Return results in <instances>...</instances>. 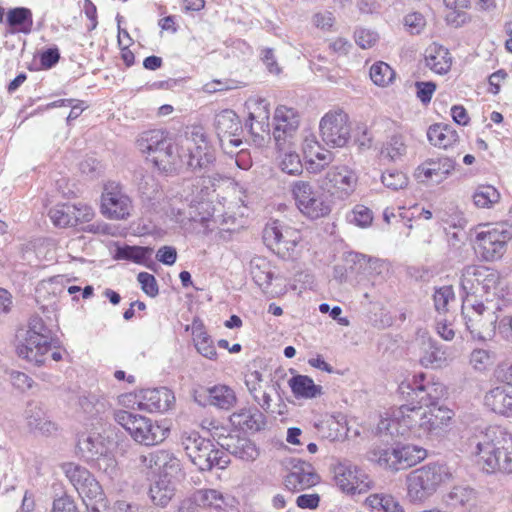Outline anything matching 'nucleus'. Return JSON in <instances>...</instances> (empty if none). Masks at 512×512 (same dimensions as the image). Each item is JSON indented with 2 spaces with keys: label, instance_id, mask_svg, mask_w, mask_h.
Returning <instances> with one entry per match:
<instances>
[{
  "label": "nucleus",
  "instance_id": "3c124183",
  "mask_svg": "<svg viewBox=\"0 0 512 512\" xmlns=\"http://www.w3.org/2000/svg\"><path fill=\"white\" fill-rule=\"evenodd\" d=\"M499 200L500 193L491 185H481L473 194L474 204L478 208H491Z\"/></svg>",
  "mask_w": 512,
  "mask_h": 512
},
{
  "label": "nucleus",
  "instance_id": "8fccbe9b",
  "mask_svg": "<svg viewBox=\"0 0 512 512\" xmlns=\"http://www.w3.org/2000/svg\"><path fill=\"white\" fill-rule=\"evenodd\" d=\"M62 468L65 475L77 491L80 490V488H82L88 481L94 478L86 468L75 463H66Z\"/></svg>",
  "mask_w": 512,
  "mask_h": 512
},
{
  "label": "nucleus",
  "instance_id": "f257e3e1",
  "mask_svg": "<svg viewBox=\"0 0 512 512\" xmlns=\"http://www.w3.org/2000/svg\"><path fill=\"white\" fill-rule=\"evenodd\" d=\"M137 147L161 170L172 172L186 165L200 177L216 179L213 173L214 150L207 143L201 127H193L175 141L162 130L143 132Z\"/></svg>",
  "mask_w": 512,
  "mask_h": 512
},
{
  "label": "nucleus",
  "instance_id": "c756f323",
  "mask_svg": "<svg viewBox=\"0 0 512 512\" xmlns=\"http://www.w3.org/2000/svg\"><path fill=\"white\" fill-rule=\"evenodd\" d=\"M245 385L254 402L266 413L271 411L272 397L270 386L263 385V376L257 371H249L245 375Z\"/></svg>",
  "mask_w": 512,
  "mask_h": 512
},
{
  "label": "nucleus",
  "instance_id": "a211bd4d",
  "mask_svg": "<svg viewBox=\"0 0 512 512\" xmlns=\"http://www.w3.org/2000/svg\"><path fill=\"white\" fill-rule=\"evenodd\" d=\"M77 446L82 457L87 461H97L100 469H102L103 464L106 465L105 471H107L108 467H111V469L115 468V461L108 457V447L104 438L99 433H83L78 439Z\"/></svg>",
  "mask_w": 512,
  "mask_h": 512
},
{
  "label": "nucleus",
  "instance_id": "13d9d810",
  "mask_svg": "<svg viewBox=\"0 0 512 512\" xmlns=\"http://www.w3.org/2000/svg\"><path fill=\"white\" fill-rule=\"evenodd\" d=\"M436 216L445 225V230H464L467 225V220L463 213L456 209H452L451 212L440 211Z\"/></svg>",
  "mask_w": 512,
  "mask_h": 512
},
{
  "label": "nucleus",
  "instance_id": "0eeeda50",
  "mask_svg": "<svg viewBox=\"0 0 512 512\" xmlns=\"http://www.w3.org/2000/svg\"><path fill=\"white\" fill-rule=\"evenodd\" d=\"M50 330L39 316L31 317L22 342L17 345L19 357L36 365L44 363V356L51 347Z\"/></svg>",
  "mask_w": 512,
  "mask_h": 512
},
{
  "label": "nucleus",
  "instance_id": "7ed1b4c3",
  "mask_svg": "<svg viewBox=\"0 0 512 512\" xmlns=\"http://www.w3.org/2000/svg\"><path fill=\"white\" fill-rule=\"evenodd\" d=\"M476 448L487 473H512V433L501 427H490Z\"/></svg>",
  "mask_w": 512,
  "mask_h": 512
},
{
  "label": "nucleus",
  "instance_id": "e433bc0d",
  "mask_svg": "<svg viewBox=\"0 0 512 512\" xmlns=\"http://www.w3.org/2000/svg\"><path fill=\"white\" fill-rule=\"evenodd\" d=\"M226 445L230 454L244 461H254L260 455L256 444L246 437L231 436Z\"/></svg>",
  "mask_w": 512,
  "mask_h": 512
},
{
  "label": "nucleus",
  "instance_id": "6e6d98bb",
  "mask_svg": "<svg viewBox=\"0 0 512 512\" xmlns=\"http://www.w3.org/2000/svg\"><path fill=\"white\" fill-rule=\"evenodd\" d=\"M434 307L438 313H447L449 305L455 302V294L451 285L436 287L433 293Z\"/></svg>",
  "mask_w": 512,
  "mask_h": 512
},
{
  "label": "nucleus",
  "instance_id": "f3484780",
  "mask_svg": "<svg viewBox=\"0 0 512 512\" xmlns=\"http://www.w3.org/2000/svg\"><path fill=\"white\" fill-rule=\"evenodd\" d=\"M273 137L279 149L286 143H292L298 131L300 116L296 110L287 106H278L274 113Z\"/></svg>",
  "mask_w": 512,
  "mask_h": 512
},
{
  "label": "nucleus",
  "instance_id": "20e7f679",
  "mask_svg": "<svg viewBox=\"0 0 512 512\" xmlns=\"http://www.w3.org/2000/svg\"><path fill=\"white\" fill-rule=\"evenodd\" d=\"M451 479L452 472L443 463H429L416 468L406 476L407 499L413 504H421Z\"/></svg>",
  "mask_w": 512,
  "mask_h": 512
},
{
  "label": "nucleus",
  "instance_id": "c85d7f7f",
  "mask_svg": "<svg viewBox=\"0 0 512 512\" xmlns=\"http://www.w3.org/2000/svg\"><path fill=\"white\" fill-rule=\"evenodd\" d=\"M483 403L492 412L501 416L511 417L512 389L506 386H495L485 393Z\"/></svg>",
  "mask_w": 512,
  "mask_h": 512
},
{
  "label": "nucleus",
  "instance_id": "c03bdc74",
  "mask_svg": "<svg viewBox=\"0 0 512 512\" xmlns=\"http://www.w3.org/2000/svg\"><path fill=\"white\" fill-rule=\"evenodd\" d=\"M365 504L373 510L382 512H405L403 506L391 494L387 493H374L369 495Z\"/></svg>",
  "mask_w": 512,
  "mask_h": 512
},
{
  "label": "nucleus",
  "instance_id": "680f3d73",
  "mask_svg": "<svg viewBox=\"0 0 512 512\" xmlns=\"http://www.w3.org/2000/svg\"><path fill=\"white\" fill-rule=\"evenodd\" d=\"M372 460L380 466L396 471V448H379L372 452Z\"/></svg>",
  "mask_w": 512,
  "mask_h": 512
},
{
  "label": "nucleus",
  "instance_id": "aec40b11",
  "mask_svg": "<svg viewBox=\"0 0 512 512\" xmlns=\"http://www.w3.org/2000/svg\"><path fill=\"white\" fill-rule=\"evenodd\" d=\"M141 462L147 469L159 473L162 479L177 478L181 475L180 460L171 452L166 450H156L147 455L141 456Z\"/></svg>",
  "mask_w": 512,
  "mask_h": 512
},
{
  "label": "nucleus",
  "instance_id": "4468645a",
  "mask_svg": "<svg viewBox=\"0 0 512 512\" xmlns=\"http://www.w3.org/2000/svg\"><path fill=\"white\" fill-rule=\"evenodd\" d=\"M319 128L323 141L332 147H343L350 139L349 117L342 110L327 112Z\"/></svg>",
  "mask_w": 512,
  "mask_h": 512
},
{
  "label": "nucleus",
  "instance_id": "58836bf2",
  "mask_svg": "<svg viewBox=\"0 0 512 512\" xmlns=\"http://www.w3.org/2000/svg\"><path fill=\"white\" fill-rule=\"evenodd\" d=\"M79 406L89 416H98L110 409L108 398L99 391L87 392L79 397Z\"/></svg>",
  "mask_w": 512,
  "mask_h": 512
},
{
  "label": "nucleus",
  "instance_id": "cd10ccee",
  "mask_svg": "<svg viewBox=\"0 0 512 512\" xmlns=\"http://www.w3.org/2000/svg\"><path fill=\"white\" fill-rule=\"evenodd\" d=\"M250 274L254 282L264 293L269 294L272 297L282 293V289L280 291L271 289L272 280L275 279V281H278L280 278L278 276H274L272 265L266 258L254 257L250 261Z\"/></svg>",
  "mask_w": 512,
  "mask_h": 512
},
{
  "label": "nucleus",
  "instance_id": "864d4df0",
  "mask_svg": "<svg viewBox=\"0 0 512 512\" xmlns=\"http://www.w3.org/2000/svg\"><path fill=\"white\" fill-rule=\"evenodd\" d=\"M475 492L469 487H454L447 495V503L452 507H467L473 504Z\"/></svg>",
  "mask_w": 512,
  "mask_h": 512
},
{
  "label": "nucleus",
  "instance_id": "f8f14e48",
  "mask_svg": "<svg viewBox=\"0 0 512 512\" xmlns=\"http://www.w3.org/2000/svg\"><path fill=\"white\" fill-rule=\"evenodd\" d=\"M131 198L125 193L120 183L108 181L104 184L100 212L110 220H125L132 211Z\"/></svg>",
  "mask_w": 512,
  "mask_h": 512
},
{
  "label": "nucleus",
  "instance_id": "9d476101",
  "mask_svg": "<svg viewBox=\"0 0 512 512\" xmlns=\"http://www.w3.org/2000/svg\"><path fill=\"white\" fill-rule=\"evenodd\" d=\"M336 487L347 495L364 494L374 488L371 476L361 467L349 461L337 463L333 468Z\"/></svg>",
  "mask_w": 512,
  "mask_h": 512
},
{
  "label": "nucleus",
  "instance_id": "bf43d9fd",
  "mask_svg": "<svg viewBox=\"0 0 512 512\" xmlns=\"http://www.w3.org/2000/svg\"><path fill=\"white\" fill-rule=\"evenodd\" d=\"M206 467H200L201 471H209L213 468L224 469L230 463V457L223 449L216 448L214 445L209 452V456L205 458Z\"/></svg>",
  "mask_w": 512,
  "mask_h": 512
},
{
  "label": "nucleus",
  "instance_id": "5fc2aeb1",
  "mask_svg": "<svg viewBox=\"0 0 512 512\" xmlns=\"http://www.w3.org/2000/svg\"><path fill=\"white\" fill-rule=\"evenodd\" d=\"M278 166L282 172L297 176L303 171V164L299 154L295 151H285L279 156Z\"/></svg>",
  "mask_w": 512,
  "mask_h": 512
},
{
  "label": "nucleus",
  "instance_id": "6ab92c4d",
  "mask_svg": "<svg viewBox=\"0 0 512 512\" xmlns=\"http://www.w3.org/2000/svg\"><path fill=\"white\" fill-rule=\"evenodd\" d=\"M214 129L219 141L224 148L225 141L229 146L239 147L242 144L239 135L242 132V124L238 115L231 109H224L218 112L214 117Z\"/></svg>",
  "mask_w": 512,
  "mask_h": 512
},
{
  "label": "nucleus",
  "instance_id": "7c9ffc66",
  "mask_svg": "<svg viewBox=\"0 0 512 512\" xmlns=\"http://www.w3.org/2000/svg\"><path fill=\"white\" fill-rule=\"evenodd\" d=\"M265 412L259 407L242 408L234 412L230 420L242 430L258 432L265 429L267 419Z\"/></svg>",
  "mask_w": 512,
  "mask_h": 512
},
{
  "label": "nucleus",
  "instance_id": "0e129e2a",
  "mask_svg": "<svg viewBox=\"0 0 512 512\" xmlns=\"http://www.w3.org/2000/svg\"><path fill=\"white\" fill-rule=\"evenodd\" d=\"M373 219L372 211L365 206H356L350 218V222L359 227H367Z\"/></svg>",
  "mask_w": 512,
  "mask_h": 512
},
{
  "label": "nucleus",
  "instance_id": "338daca9",
  "mask_svg": "<svg viewBox=\"0 0 512 512\" xmlns=\"http://www.w3.org/2000/svg\"><path fill=\"white\" fill-rule=\"evenodd\" d=\"M404 24L411 34H419L426 25L422 14L414 12L405 16Z\"/></svg>",
  "mask_w": 512,
  "mask_h": 512
},
{
  "label": "nucleus",
  "instance_id": "de8ad7c7",
  "mask_svg": "<svg viewBox=\"0 0 512 512\" xmlns=\"http://www.w3.org/2000/svg\"><path fill=\"white\" fill-rule=\"evenodd\" d=\"M153 249L140 246H119L115 252V259L130 260L138 264L145 263L150 259Z\"/></svg>",
  "mask_w": 512,
  "mask_h": 512
},
{
  "label": "nucleus",
  "instance_id": "49530a36",
  "mask_svg": "<svg viewBox=\"0 0 512 512\" xmlns=\"http://www.w3.org/2000/svg\"><path fill=\"white\" fill-rule=\"evenodd\" d=\"M407 153L406 139L401 134L392 135L382 146L380 154L392 162L402 160Z\"/></svg>",
  "mask_w": 512,
  "mask_h": 512
},
{
  "label": "nucleus",
  "instance_id": "2f4dec72",
  "mask_svg": "<svg viewBox=\"0 0 512 512\" xmlns=\"http://www.w3.org/2000/svg\"><path fill=\"white\" fill-rule=\"evenodd\" d=\"M24 416L28 427L32 431H38L41 434H50L56 430L55 424L49 420L40 403L29 402L25 409Z\"/></svg>",
  "mask_w": 512,
  "mask_h": 512
},
{
  "label": "nucleus",
  "instance_id": "5701e85b",
  "mask_svg": "<svg viewBox=\"0 0 512 512\" xmlns=\"http://www.w3.org/2000/svg\"><path fill=\"white\" fill-rule=\"evenodd\" d=\"M174 403V393L166 387L143 389L138 396V408L151 413H164Z\"/></svg>",
  "mask_w": 512,
  "mask_h": 512
},
{
  "label": "nucleus",
  "instance_id": "ddd939ff",
  "mask_svg": "<svg viewBox=\"0 0 512 512\" xmlns=\"http://www.w3.org/2000/svg\"><path fill=\"white\" fill-rule=\"evenodd\" d=\"M402 394L411 393L421 406L438 405V401L446 394L445 386L434 379H427L424 373L414 375L411 380L399 385Z\"/></svg>",
  "mask_w": 512,
  "mask_h": 512
},
{
  "label": "nucleus",
  "instance_id": "f704fd0d",
  "mask_svg": "<svg viewBox=\"0 0 512 512\" xmlns=\"http://www.w3.org/2000/svg\"><path fill=\"white\" fill-rule=\"evenodd\" d=\"M6 22L9 26L8 33L29 34L33 27V15L31 10L26 7L12 8L7 12Z\"/></svg>",
  "mask_w": 512,
  "mask_h": 512
},
{
  "label": "nucleus",
  "instance_id": "a878e982",
  "mask_svg": "<svg viewBox=\"0 0 512 512\" xmlns=\"http://www.w3.org/2000/svg\"><path fill=\"white\" fill-rule=\"evenodd\" d=\"M181 443L187 456L192 463L200 467H206L205 458L209 456L214 444L199 435L196 431L184 432L181 436Z\"/></svg>",
  "mask_w": 512,
  "mask_h": 512
},
{
  "label": "nucleus",
  "instance_id": "a18cd8bd",
  "mask_svg": "<svg viewBox=\"0 0 512 512\" xmlns=\"http://www.w3.org/2000/svg\"><path fill=\"white\" fill-rule=\"evenodd\" d=\"M192 336L195 348L203 357L210 360H215L217 358V352L213 340L204 330L202 325L193 324Z\"/></svg>",
  "mask_w": 512,
  "mask_h": 512
},
{
  "label": "nucleus",
  "instance_id": "79ce46f5",
  "mask_svg": "<svg viewBox=\"0 0 512 512\" xmlns=\"http://www.w3.org/2000/svg\"><path fill=\"white\" fill-rule=\"evenodd\" d=\"M208 401L212 406L229 410L235 406L237 397L231 387L227 385H215L208 389Z\"/></svg>",
  "mask_w": 512,
  "mask_h": 512
},
{
  "label": "nucleus",
  "instance_id": "393cba45",
  "mask_svg": "<svg viewBox=\"0 0 512 512\" xmlns=\"http://www.w3.org/2000/svg\"><path fill=\"white\" fill-rule=\"evenodd\" d=\"M455 162L448 157L428 159L418 166L415 176L420 182L431 181L439 184L454 170Z\"/></svg>",
  "mask_w": 512,
  "mask_h": 512
},
{
  "label": "nucleus",
  "instance_id": "37998d69",
  "mask_svg": "<svg viewBox=\"0 0 512 512\" xmlns=\"http://www.w3.org/2000/svg\"><path fill=\"white\" fill-rule=\"evenodd\" d=\"M497 353L492 349L474 348L469 355V364L477 373L488 372L495 364Z\"/></svg>",
  "mask_w": 512,
  "mask_h": 512
},
{
  "label": "nucleus",
  "instance_id": "09e8293b",
  "mask_svg": "<svg viewBox=\"0 0 512 512\" xmlns=\"http://www.w3.org/2000/svg\"><path fill=\"white\" fill-rule=\"evenodd\" d=\"M76 205H59L49 211L51 221L55 226L68 227L76 226V220L74 214H76Z\"/></svg>",
  "mask_w": 512,
  "mask_h": 512
},
{
  "label": "nucleus",
  "instance_id": "4d7b16f0",
  "mask_svg": "<svg viewBox=\"0 0 512 512\" xmlns=\"http://www.w3.org/2000/svg\"><path fill=\"white\" fill-rule=\"evenodd\" d=\"M369 74L373 83L380 87L389 85L395 76L393 69L382 61L374 63L370 68Z\"/></svg>",
  "mask_w": 512,
  "mask_h": 512
},
{
  "label": "nucleus",
  "instance_id": "69168bd1",
  "mask_svg": "<svg viewBox=\"0 0 512 512\" xmlns=\"http://www.w3.org/2000/svg\"><path fill=\"white\" fill-rule=\"evenodd\" d=\"M493 376L499 383L512 385V362L499 363L493 371Z\"/></svg>",
  "mask_w": 512,
  "mask_h": 512
},
{
  "label": "nucleus",
  "instance_id": "4be33fe9",
  "mask_svg": "<svg viewBox=\"0 0 512 512\" xmlns=\"http://www.w3.org/2000/svg\"><path fill=\"white\" fill-rule=\"evenodd\" d=\"M291 470L284 480L285 487L291 492H298L315 486L320 477L310 463L300 459H291Z\"/></svg>",
  "mask_w": 512,
  "mask_h": 512
},
{
  "label": "nucleus",
  "instance_id": "412c9836",
  "mask_svg": "<svg viewBox=\"0 0 512 512\" xmlns=\"http://www.w3.org/2000/svg\"><path fill=\"white\" fill-rule=\"evenodd\" d=\"M245 106L248 111V120L245 124L252 135L265 133L269 135L270 131V104L261 97L253 96L247 99Z\"/></svg>",
  "mask_w": 512,
  "mask_h": 512
},
{
  "label": "nucleus",
  "instance_id": "dca6fc26",
  "mask_svg": "<svg viewBox=\"0 0 512 512\" xmlns=\"http://www.w3.org/2000/svg\"><path fill=\"white\" fill-rule=\"evenodd\" d=\"M358 178L346 166L332 167L325 175L323 187L334 197L345 200L355 191Z\"/></svg>",
  "mask_w": 512,
  "mask_h": 512
},
{
  "label": "nucleus",
  "instance_id": "423d86ee",
  "mask_svg": "<svg viewBox=\"0 0 512 512\" xmlns=\"http://www.w3.org/2000/svg\"><path fill=\"white\" fill-rule=\"evenodd\" d=\"M115 421L139 444L153 446L165 440L168 429L152 419L126 410L114 412Z\"/></svg>",
  "mask_w": 512,
  "mask_h": 512
},
{
  "label": "nucleus",
  "instance_id": "052dcab7",
  "mask_svg": "<svg viewBox=\"0 0 512 512\" xmlns=\"http://www.w3.org/2000/svg\"><path fill=\"white\" fill-rule=\"evenodd\" d=\"M381 181L385 187L395 191L404 189L408 185L407 175L396 169L385 171L381 176Z\"/></svg>",
  "mask_w": 512,
  "mask_h": 512
},
{
  "label": "nucleus",
  "instance_id": "1a4fd4ad",
  "mask_svg": "<svg viewBox=\"0 0 512 512\" xmlns=\"http://www.w3.org/2000/svg\"><path fill=\"white\" fill-rule=\"evenodd\" d=\"M479 228L481 230L476 232L473 242L476 253L487 262L501 259L511 238L510 232L502 225H483Z\"/></svg>",
  "mask_w": 512,
  "mask_h": 512
},
{
  "label": "nucleus",
  "instance_id": "b1692460",
  "mask_svg": "<svg viewBox=\"0 0 512 512\" xmlns=\"http://www.w3.org/2000/svg\"><path fill=\"white\" fill-rule=\"evenodd\" d=\"M449 346L438 343L432 338H422L419 362L425 368H442L452 361Z\"/></svg>",
  "mask_w": 512,
  "mask_h": 512
},
{
  "label": "nucleus",
  "instance_id": "4c0bfd02",
  "mask_svg": "<svg viewBox=\"0 0 512 512\" xmlns=\"http://www.w3.org/2000/svg\"><path fill=\"white\" fill-rule=\"evenodd\" d=\"M429 142L439 148L447 149L458 141L457 132L447 124L431 125L427 131Z\"/></svg>",
  "mask_w": 512,
  "mask_h": 512
},
{
  "label": "nucleus",
  "instance_id": "e2e57ef3",
  "mask_svg": "<svg viewBox=\"0 0 512 512\" xmlns=\"http://www.w3.org/2000/svg\"><path fill=\"white\" fill-rule=\"evenodd\" d=\"M137 280L141 285V289L150 297H156L159 293L157 280L154 275L147 272H140Z\"/></svg>",
  "mask_w": 512,
  "mask_h": 512
},
{
  "label": "nucleus",
  "instance_id": "a19ab883",
  "mask_svg": "<svg viewBox=\"0 0 512 512\" xmlns=\"http://www.w3.org/2000/svg\"><path fill=\"white\" fill-rule=\"evenodd\" d=\"M175 495V486L170 479L159 477L149 489V496L154 505L166 507Z\"/></svg>",
  "mask_w": 512,
  "mask_h": 512
},
{
  "label": "nucleus",
  "instance_id": "774afa93",
  "mask_svg": "<svg viewBox=\"0 0 512 512\" xmlns=\"http://www.w3.org/2000/svg\"><path fill=\"white\" fill-rule=\"evenodd\" d=\"M377 41V34L371 30L358 29L355 31V42L363 48L368 49L375 45Z\"/></svg>",
  "mask_w": 512,
  "mask_h": 512
},
{
  "label": "nucleus",
  "instance_id": "603ef678",
  "mask_svg": "<svg viewBox=\"0 0 512 512\" xmlns=\"http://www.w3.org/2000/svg\"><path fill=\"white\" fill-rule=\"evenodd\" d=\"M489 299L498 302L501 305V311L512 304V288L505 281L500 280L498 273L495 283L490 286Z\"/></svg>",
  "mask_w": 512,
  "mask_h": 512
},
{
  "label": "nucleus",
  "instance_id": "6e6552de",
  "mask_svg": "<svg viewBox=\"0 0 512 512\" xmlns=\"http://www.w3.org/2000/svg\"><path fill=\"white\" fill-rule=\"evenodd\" d=\"M291 194L298 210L311 220L323 218L331 212L327 197L309 181H294Z\"/></svg>",
  "mask_w": 512,
  "mask_h": 512
},
{
  "label": "nucleus",
  "instance_id": "39448f33",
  "mask_svg": "<svg viewBox=\"0 0 512 512\" xmlns=\"http://www.w3.org/2000/svg\"><path fill=\"white\" fill-rule=\"evenodd\" d=\"M501 305L489 297H485V303L477 299H463L462 314L466 320L467 329L474 338L485 340L497 332Z\"/></svg>",
  "mask_w": 512,
  "mask_h": 512
},
{
  "label": "nucleus",
  "instance_id": "473e14b6",
  "mask_svg": "<svg viewBox=\"0 0 512 512\" xmlns=\"http://www.w3.org/2000/svg\"><path fill=\"white\" fill-rule=\"evenodd\" d=\"M425 62L433 72L443 75L450 70L452 57L447 48L433 43L426 49Z\"/></svg>",
  "mask_w": 512,
  "mask_h": 512
},
{
  "label": "nucleus",
  "instance_id": "ea45409f",
  "mask_svg": "<svg viewBox=\"0 0 512 512\" xmlns=\"http://www.w3.org/2000/svg\"><path fill=\"white\" fill-rule=\"evenodd\" d=\"M396 471L409 468L424 460L427 452L424 448L416 445H403L396 447Z\"/></svg>",
  "mask_w": 512,
  "mask_h": 512
},
{
  "label": "nucleus",
  "instance_id": "c9c22d12",
  "mask_svg": "<svg viewBox=\"0 0 512 512\" xmlns=\"http://www.w3.org/2000/svg\"><path fill=\"white\" fill-rule=\"evenodd\" d=\"M288 385L297 399H315L323 394V388L306 375H296L288 380Z\"/></svg>",
  "mask_w": 512,
  "mask_h": 512
},
{
  "label": "nucleus",
  "instance_id": "9b49d317",
  "mask_svg": "<svg viewBox=\"0 0 512 512\" xmlns=\"http://www.w3.org/2000/svg\"><path fill=\"white\" fill-rule=\"evenodd\" d=\"M266 245L283 259H289L296 254V247L301 240L300 232L279 220L269 222L263 231Z\"/></svg>",
  "mask_w": 512,
  "mask_h": 512
},
{
  "label": "nucleus",
  "instance_id": "bb28decb",
  "mask_svg": "<svg viewBox=\"0 0 512 512\" xmlns=\"http://www.w3.org/2000/svg\"><path fill=\"white\" fill-rule=\"evenodd\" d=\"M191 500L197 506L218 511H224L235 505L233 496L222 493L217 489H197L191 495Z\"/></svg>",
  "mask_w": 512,
  "mask_h": 512
},
{
  "label": "nucleus",
  "instance_id": "72a5a7b5",
  "mask_svg": "<svg viewBox=\"0 0 512 512\" xmlns=\"http://www.w3.org/2000/svg\"><path fill=\"white\" fill-rule=\"evenodd\" d=\"M88 512H101L106 508V501L101 486L95 478L88 481L77 491Z\"/></svg>",
  "mask_w": 512,
  "mask_h": 512
},
{
  "label": "nucleus",
  "instance_id": "2eb2a0df",
  "mask_svg": "<svg viewBox=\"0 0 512 512\" xmlns=\"http://www.w3.org/2000/svg\"><path fill=\"white\" fill-rule=\"evenodd\" d=\"M497 272L485 267L467 266L463 269L460 286L466 294L464 299L473 298L481 289L486 297L490 295V286L495 283Z\"/></svg>",
  "mask_w": 512,
  "mask_h": 512
},
{
  "label": "nucleus",
  "instance_id": "f03ea898",
  "mask_svg": "<svg viewBox=\"0 0 512 512\" xmlns=\"http://www.w3.org/2000/svg\"><path fill=\"white\" fill-rule=\"evenodd\" d=\"M453 416V411L445 406L402 405L381 417L377 431L392 437L439 438L447 431Z\"/></svg>",
  "mask_w": 512,
  "mask_h": 512
}]
</instances>
